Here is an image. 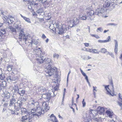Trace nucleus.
<instances>
[{"instance_id": "obj_40", "label": "nucleus", "mask_w": 122, "mask_h": 122, "mask_svg": "<svg viewBox=\"0 0 122 122\" xmlns=\"http://www.w3.org/2000/svg\"><path fill=\"white\" fill-rule=\"evenodd\" d=\"M82 103L83 105V107H85L86 105V103L84 101V99H83L82 102Z\"/></svg>"}, {"instance_id": "obj_23", "label": "nucleus", "mask_w": 122, "mask_h": 122, "mask_svg": "<svg viewBox=\"0 0 122 122\" xmlns=\"http://www.w3.org/2000/svg\"><path fill=\"white\" fill-rule=\"evenodd\" d=\"M100 52V51L98 49H93L92 53L93 54H99Z\"/></svg>"}, {"instance_id": "obj_20", "label": "nucleus", "mask_w": 122, "mask_h": 122, "mask_svg": "<svg viewBox=\"0 0 122 122\" xmlns=\"http://www.w3.org/2000/svg\"><path fill=\"white\" fill-rule=\"evenodd\" d=\"M110 5V3L109 1H106L103 5V7L105 8L108 7Z\"/></svg>"}, {"instance_id": "obj_22", "label": "nucleus", "mask_w": 122, "mask_h": 122, "mask_svg": "<svg viewBox=\"0 0 122 122\" xmlns=\"http://www.w3.org/2000/svg\"><path fill=\"white\" fill-rule=\"evenodd\" d=\"M118 44H117V42L116 41V42L115 44V48L114 49V51L117 54V52L118 51Z\"/></svg>"}, {"instance_id": "obj_26", "label": "nucleus", "mask_w": 122, "mask_h": 122, "mask_svg": "<svg viewBox=\"0 0 122 122\" xmlns=\"http://www.w3.org/2000/svg\"><path fill=\"white\" fill-rule=\"evenodd\" d=\"M5 78V76L4 74H2L0 75V81H4Z\"/></svg>"}, {"instance_id": "obj_6", "label": "nucleus", "mask_w": 122, "mask_h": 122, "mask_svg": "<svg viewBox=\"0 0 122 122\" xmlns=\"http://www.w3.org/2000/svg\"><path fill=\"white\" fill-rule=\"evenodd\" d=\"M55 70L53 68L51 67L48 70L47 73L48 74L47 76H50L54 74L55 72Z\"/></svg>"}, {"instance_id": "obj_61", "label": "nucleus", "mask_w": 122, "mask_h": 122, "mask_svg": "<svg viewBox=\"0 0 122 122\" xmlns=\"http://www.w3.org/2000/svg\"><path fill=\"white\" fill-rule=\"evenodd\" d=\"M11 21V23H12L13 22V20H12V21Z\"/></svg>"}, {"instance_id": "obj_31", "label": "nucleus", "mask_w": 122, "mask_h": 122, "mask_svg": "<svg viewBox=\"0 0 122 122\" xmlns=\"http://www.w3.org/2000/svg\"><path fill=\"white\" fill-rule=\"evenodd\" d=\"M21 93H19V92H18V93L20 96L21 95V94H22V96H23L25 93V91L24 90H22L21 91Z\"/></svg>"}, {"instance_id": "obj_34", "label": "nucleus", "mask_w": 122, "mask_h": 122, "mask_svg": "<svg viewBox=\"0 0 122 122\" xmlns=\"http://www.w3.org/2000/svg\"><path fill=\"white\" fill-rule=\"evenodd\" d=\"M92 49L90 48H86V51L87 52L92 53Z\"/></svg>"}, {"instance_id": "obj_9", "label": "nucleus", "mask_w": 122, "mask_h": 122, "mask_svg": "<svg viewBox=\"0 0 122 122\" xmlns=\"http://www.w3.org/2000/svg\"><path fill=\"white\" fill-rule=\"evenodd\" d=\"M22 102L21 103H18L17 102L15 105L14 107L15 109L17 111H19L20 110L22 106Z\"/></svg>"}, {"instance_id": "obj_62", "label": "nucleus", "mask_w": 122, "mask_h": 122, "mask_svg": "<svg viewBox=\"0 0 122 122\" xmlns=\"http://www.w3.org/2000/svg\"><path fill=\"white\" fill-rule=\"evenodd\" d=\"M16 33V34H15V35H16V36H17V33Z\"/></svg>"}, {"instance_id": "obj_44", "label": "nucleus", "mask_w": 122, "mask_h": 122, "mask_svg": "<svg viewBox=\"0 0 122 122\" xmlns=\"http://www.w3.org/2000/svg\"><path fill=\"white\" fill-rule=\"evenodd\" d=\"M84 44L86 47H88L89 46V43H84Z\"/></svg>"}, {"instance_id": "obj_52", "label": "nucleus", "mask_w": 122, "mask_h": 122, "mask_svg": "<svg viewBox=\"0 0 122 122\" xmlns=\"http://www.w3.org/2000/svg\"><path fill=\"white\" fill-rule=\"evenodd\" d=\"M120 59H122V54H121V55L120 56Z\"/></svg>"}, {"instance_id": "obj_37", "label": "nucleus", "mask_w": 122, "mask_h": 122, "mask_svg": "<svg viewBox=\"0 0 122 122\" xmlns=\"http://www.w3.org/2000/svg\"><path fill=\"white\" fill-rule=\"evenodd\" d=\"M93 94L94 95H95L96 94V92L95 91H96L97 90L96 89V87H94L93 86Z\"/></svg>"}, {"instance_id": "obj_53", "label": "nucleus", "mask_w": 122, "mask_h": 122, "mask_svg": "<svg viewBox=\"0 0 122 122\" xmlns=\"http://www.w3.org/2000/svg\"><path fill=\"white\" fill-rule=\"evenodd\" d=\"M91 57H90L89 56H88V57H87V59L88 60V59H91Z\"/></svg>"}, {"instance_id": "obj_38", "label": "nucleus", "mask_w": 122, "mask_h": 122, "mask_svg": "<svg viewBox=\"0 0 122 122\" xmlns=\"http://www.w3.org/2000/svg\"><path fill=\"white\" fill-rule=\"evenodd\" d=\"M59 88V86L58 85H56L54 88L55 91H57L58 90Z\"/></svg>"}, {"instance_id": "obj_2", "label": "nucleus", "mask_w": 122, "mask_h": 122, "mask_svg": "<svg viewBox=\"0 0 122 122\" xmlns=\"http://www.w3.org/2000/svg\"><path fill=\"white\" fill-rule=\"evenodd\" d=\"M105 87L108 94L111 95L112 96L116 95L115 93L113 84L112 81H111L110 85L105 86Z\"/></svg>"}, {"instance_id": "obj_10", "label": "nucleus", "mask_w": 122, "mask_h": 122, "mask_svg": "<svg viewBox=\"0 0 122 122\" xmlns=\"http://www.w3.org/2000/svg\"><path fill=\"white\" fill-rule=\"evenodd\" d=\"M74 101L73 98L72 101V104L70 105V106L71 108L72 109L74 112V109L76 108L77 109V106L76 103H74Z\"/></svg>"}, {"instance_id": "obj_21", "label": "nucleus", "mask_w": 122, "mask_h": 122, "mask_svg": "<svg viewBox=\"0 0 122 122\" xmlns=\"http://www.w3.org/2000/svg\"><path fill=\"white\" fill-rule=\"evenodd\" d=\"M51 59L49 58H47L44 59V61H45L47 63H50L51 61Z\"/></svg>"}, {"instance_id": "obj_30", "label": "nucleus", "mask_w": 122, "mask_h": 122, "mask_svg": "<svg viewBox=\"0 0 122 122\" xmlns=\"http://www.w3.org/2000/svg\"><path fill=\"white\" fill-rule=\"evenodd\" d=\"M12 66L11 65H9L7 67V70L9 71H11L12 69Z\"/></svg>"}, {"instance_id": "obj_36", "label": "nucleus", "mask_w": 122, "mask_h": 122, "mask_svg": "<svg viewBox=\"0 0 122 122\" xmlns=\"http://www.w3.org/2000/svg\"><path fill=\"white\" fill-rule=\"evenodd\" d=\"M53 56L54 58H58L59 57V55L56 53H55L53 54Z\"/></svg>"}, {"instance_id": "obj_5", "label": "nucleus", "mask_w": 122, "mask_h": 122, "mask_svg": "<svg viewBox=\"0 0 122 122\" xmlns=\"http://www.w3.org/2000/svg\"><path fill=\"white\" fill-rule=\"evenodd\" d=\"M44 58L43 56L41 55H36V60L37 61V63L41 64L43 63L44 62Z\"/></svg>"}, {"instance_id": "obj_4", "label": "nucleus", "mask_w": 122, "mask_h": 122, "mask_svg": "<svg viewBox=\"0 0 122 122\" xmlns=\"http://www.w3.org/2000/svg\"><path fill=\"white\" fill-rule=\"evenodd\" d=\"M58 23L56 24V27L58 28L59 30V31L58 32V33L60 35H62L64 33V31H66L67 30L66 28H63L62 26H61V28L59 26V25L58 22Z\"/></svg>"}, {"instance_id": "obj_48", "label": "nucleus", "mask_w": 122, "mask_h": 122, "mask_svg": "<svg viewBox=\"0 0 122 122\" xmlns=\"http://www.w3.org/2000/svg\"><path fill=\"white\" fill-rule=\"evenodd\" d=\"M109 31V30H105L104 31V33H105L106 32H108Z\"/></svg>"}, {"instance_id": "obj_16", "label": "nucleus", "mask_w": 122, "mask_h": 122, "mask_svg": "<svg viewBox=\"0 0 122 122\" xmlns=\"http://www.w3.org/2000/svg\"><path fill=\"white\" fill-rule=\"evenodd\" d=\"M30 115H27L22 117V121L24 122L25 120H26L28 119V120H30Z\"/></svg>"}, {"instance_id": "obj_46", "label": "nucleus", "mask_w": 122, "mask_h": 122, "mask_svg": "<svg viewBox=\"0 0 122 122\" xmlns=\"http://www.w3.org/2000/svg\"><path fill=\"white\" fill-rule=\"evenodd\" d=\"M11 30L13 31H14L15 30V29L13 28H11Z\"/></svg>"}, {"instance_id": "obj_35", "label": "nucleus", "mask_w": 122, "mask_h": 122, "mask_svg": "<svg viewBox=\"0 0 122 122\" xmlns=\"http://www.w3.org/2000/svg\"><path fill=\"white\" fill-rule=\"evenodd\" d=\"M91 35L92 36L94 37L97 39L100 38L99 37L98 35L93 34H91Z\"/></svg>"}, {"instance_id": "obj_57", "label": "nucleus", "mask_w": 122, "mask_h": 122, "mask_svg": "<svg viewBox=\"0 0 122 122\" xmlns=\"http://www.w3.org/2000/svg\"><path fill=\"white\" fill-rule=\"evenodd\" d=\"M34 4L35 5H38V4L36 3H35Z\"/></svg>"}, {"instance_id": "obj_56", "label": "nucleus", "mask_w": 122, "mask_h": 122, "mask_svg": "<svg viewBox=\"0 0 122 122\" xmlns=\"http://www.w3.org/2000/svg\"><path fill=\"white\" fill-rule=\"evenodd\" d=\"M66 37L67 38H69V36L68 35H67L66 36Z\"/></svg>"}, {"instance_id": "obj_33", "label": "nucleus", "mask_w": 122, "mask_h": 122, "mask_svg": "<svg viewBox=\"0 0 122 122\" xmlns=\"http://www.w3.org/2000/svg\"><path fill=\"white\" fill-rule=\"evenodd\" d=\"M21 111L22 113H25L26 112V109L25 108H22L21 109Z\"/></svg>"}, {"instance_id": "obj_49", "label": "nucleus", "mask_w": 122, "mask_h": 122, "mask_svg": "<svg viewBox=\"0 0 122 122\" xmlns=\"http://www.w3.org/2000/svg\"><path fill=\"white\" fill-rule=\"evenodd\" d=\"M77 97L76 98V100H77L78 99L79 97V96L78 94H77Z\"/></svg>"}, {"instance_id": "obj_47", "label": "nucleus", "mask_w": 122, "mask_h": 122, "mask_svg": "<svg viewBox=\"0 0 122 122\" xmlns=\"http://www.w3.org/2000/svg\"><path fill=\"white\" fill-rule=\"evenodd\" d=\"M93 111V110L92 109H90L89 110V113H92Z\"/></svg>"}, {"instance_id": "obj_60", "label": "nucleus", "mask_w": 122, "mask_h": 122, "mask_svg": "<svg viewBox=\"0 0 122 122\" xmlns=\"http://www.w3.org/2000/svg\"><path fill=\"white\" fill-rule=\"evenodd\" d=\"M76 88H75L74 91L76 92Z\"/></svg>"}, {"instance_id": "obj_42", "label": "nucleus", "mask_w": 122, "mask_h": 122, "mask_svg": "<svg viewBox=\"0 0 122 122\" xmlns=\"http://www.w3.org/2000/svg\"><path fill=\"white\" fill-rule=\"evenodd\" d=\"M41 38L43 39H45L46 38V37L44 34H43L41 36Z\"/></svg>"}, {"instance_id": "obj_14", "label": "nucleus", "mask_w": 122, "mask_h": 122, "mask_svg": "<svg viewBox=\"0 0 122 122\" xmlns=\"http://www.w3.org/2000/svg\"><path fill=\"white\" fill-rule=\"evenodd\" d=\"M106 113L109 117L112 118V116L113 115V112L110 110H107L106 112Z\"/></svg>"}, {"instance_id": "obj_54", "label": "nucleus", "mask_w": 122, "mask_h": 122, "mask_svg": "<svg viewBox=\"0 0 122 122\" xmlns=\"http://www.w3.org/2000/svg\"><path fill=\"white\" fill-rule=\"evenodd\" d=\"M11 113L12 114H15V112L14 111H13L12 110H11Z\"/></svg>"}, {"instance_id": "obj_51", "label": "nucleus", "mask_w": 122, "mask_h": 122, "mask_svg": "<svg viewBox=\"0 0 122 122\" xmlns=\"http://www.w3.org/2000/svg\"><path fill=\"white\" fill-rule=\"evenodd\" d=\"M71 71H69L68 73V75H67V78H68L69 76V75L70 74V73H71Z\"/></svg>"}, {"instance_id": "obj_64", "label": "nucleus", "mask_w": 122, "mask_h": 122, "mask_svg": "<svg viewBox=\"0 0 122 122\" xmlns=\"http://www.w3.org/2000/svg\"><path fill=\"white\" fill-rule=\"evenodd\" d=\"M59 117H60L61 116H60V115H59Z\"/></svg>"}, {"instance_id": "obj_59", "label": "nucleus", "mask_w": 122, "mask_h": 122, "mask_svg": "<svg viewBox=\"0 0 122 122\" xmlns=\"http://www.w3.org/2000/svg\"><path fill=\"white\" fill-rule=\"evenodd\" d=\"M88 66H92V65L90 64H88Z\"/></svg>"}, {"instance_id": "obj_39", "label": "nucleus", "mask_w": 122, "mask_h": 122, "mask_svg": "<svg viewBox=\"0 0 122 122\" xmlns=\"http://www.w3.org/2000/svg\"><path fill=\"white\" fill-rule=\"evenodd\" d=\"M107 40H105V41L106 42H107L111 40V37L110 36H108L107 38Z\"/></svg>"}, {"instance_id": "obj_63", "label": "nucleus", "mask_w": 122, "mask_h": 122, "mask_svg": "<svg viewBox=\"0 0 122 122\" xmlns=\"http://www.w3.org/2000/svg\"><path fill=\"white\" fill-rule=\"evenodd\" d=\"M90 70H91L90 69H89L87 70L88 71H90Z\"/></svg>"}, {"instance_id": "obj_25", "label": "nucleus", "mask_w": 122, "mask_h": 122, "mask_svg": "<svg viewBox=\"0 0 122 122\" xmlns=\"http://www.w3.org/2000/svg\"><path fill=\"white\" fill-rule=\"evenodd\" d=\"M21 16L26 21H27L29 23L30 22V19L29 18H27L22 15H21Z\"/></svg>"}, {"instance_id": "obj_43", "label": "nucleus", "mask_w": 122, "mask_h": 122, "mask_svg": "<svg viewBox=\"0 0 122 122\" xmlns=\"http://www.w3.org/2000/svg\"><path fill=\"white\" fill-rule=\"evenodd\" d=\"M97 30H99L100 32H101L102 30V29L101 27H99L97 28Z\"/></svg>"}, {"instance_id": "obj_1", "label": "nucleus", "mask_w": 122, "mask_h": 122, "mask_svg": "<svg viewBox=\"0 0 122 122\" xmlns=\"http://www.w3.org/2000/svg\"><path fill=\"white\" fill-rule=\"evenodd\" d=\"M39 107L37 108V112L38 115H41L43 114L45 112H46L49 110L50 107L48 104H47L46 102H44L42 103V108L40 107L39 105Z\"/></svg>"}, {"instance_id": "obj_50", "label": "nucleus", "mask_w": 122, "mask_h": 122, "mask_svg": "<svg viewBox=\"0 0 122 122\" xmlns=\"http://www.w3.org/2000/svg\"><path fill=\"white\" fill-rule=\"evenodd\" d=\"M40 51L41 52V53H42V54H45L44 52H42L41 50H40Z\"/></svg>"}, {"instance_id": "obj_3", "label": "nucleus", "mask_w": 122, "mask_h": 122, "mask_svg": "<svg viewBox=\"0 0 122 122\" xmlns=\"http://www.w3.org/2000/svg\"><path fill=\"white\" fill-rule=\"evenodd\" d=\"M19 39L20 41H21L23 39L25 41L27 40V38L26 37L25 35L24 34L23 31L21 30L20 32H18Z\"/></svg>"}, {"instance_id": "obj_18", "label": "nucleus", "mask_w": 122, "mask_h": 122, "mask_svg": "<svg viewBox=\"0 0 122 122\" xmlns=\"http://www.w3.org/2000/svg\"><path fill=\"white\" fill-rule=\"evenodd\" d=\"M16 100L14 98H12L10 100V103L9 104V106H11L13 105H15V102Z\"/></svg>"}, {"instance_id": "obj_19", "label": "nucleus", "mask_w": 122, "mask_h": 122, "mask_svg": "<svg viewBox=\"0 0 122 122\" xmlns=\"http://www.w3.org/2000/svg\"><path fill=\"white\" fill-rule=\"evenodd\" d=\"M81 74L82 75L85 77V79L87 81V82L89 83V82L88 79V77L86 75V74L83 71L81 70Z\"/></svg>"}, {"instance_id": "obj_27", "label": "nucleus", "mask_w": 122, "mask_h": 122, "mask_svg": "<svg viewBox=\"0 0 122 122\" xmlns=\"http://www.w3.org/2000/svg\"><path fill=\"white\" fill-rule=\"evenodd\" d=\"M94 12L92 10H90L88 12H87V14L89 16H90L94 14Z\"/></svg>"}, {"instance_id": "obj_12", "label": "nucleus", "mask_w": 122, "mask_h": 122, "mask_svg": "<svg viewBox=\"0 0 122 122\" xmlns=\"http://www.w3.org/2000/svg\"><path fill=\"white\" fill-rule=\"evenodd\" d=\"M119 100L120 102H118L117 103L119 106L121 107V109H122V98H121V94L119 93L118 94Z\"/></svg>"}, {"instance_id": "obj_32", "label": "nucleus", "mask_w": 122, "mask_h": 122, "mask_svg": "<svg viewBox=\"0 0 122 122\" xmlns=\"http://www.w3.org/2000/svg\"><path fill=\"white\" fill-rule=\"evenodd\" d=\"M5 36H3V34L1 35L0 34V41H2L4 39Z\"/></svg>"}, {"instance_id": "obj_11", "label": "nucleus", "mask_w": 122, "mask_h": 122, "mask_svg": "<svg viewBox=\"0 0 122 122\" xmlns=\"http://www.w3.org/2000/svg\"><path fill=\"white\" fill-rule=\"evenodd\" d=\"M50 117L51 120L53 122H58L56 117L53 114L51 115Z\"/></svg>"}, {"instance_id": "obj_28", "label": "nucleus", "mask_w": 122, "mask_h": 122, "mask_svg": "<svg viewBox=\"0 0 122 122\" xmlns=\"http://www.w3.org/2000/svg\"><path fill=\"white\" fill-rule=\"evenodd\" d=\"M100 51L102 53H105L107 52V50L105 48H102Z\"/></svg>"}, {"instance_id": "obj_15", "label": "nucleus", "mask_w": 122, "mask_h": 122, "mask_svg": "<svg viewBox=\"0 0 122 122\" xmlns=\"http://www.w3.org/2000/svg\"><path fill=\"white\" fill-rule=\"evenodd\" d=\"M36 110L35 108H33L31 111V113L34 115H36L37 116L40 115H38V112H37V107L36 106Z\"/></svg>"}, {"instance_id": "obj_55", "label": "nucleus", "mask_w": 122, "mask_h": 122, "mask_svg": "<svg viewBox=\"0 0 122 122\" xmlns=\"http://www.w3.org/2000/svg\"><path fill=\"white\" fill-rule=\"evenodd\" d=\"M48 41H49V40H48V39H47L46 40V42H47Z\"/></svg>"}, {"instance_id": "obj_29", "label": "nucleus", "mask_w": 122, "mask_h": 122, "mask_svg": "<svg viewBox=\"0 0 122 122\" xmlns=\"http://www.w3.org/2000/svg\"><path fill=\"white\" fill-rule=\"evenodd\" d=\"M13 90L15 92H17L19 90L18 87L17 85L15 86L13 88Z\"/></svg>"}, {"instance_id": "obj_17", "label": "nucleus", "mask_w": 122, "mask_h": 122, "mask_svg": "<svg viewBox=\"0 0 122 122\" xmlns=\"http://www.w3.org/2000/svg\"><path fill=\"white\" fill-rule=\"evenodd\" d=\"M46 96V99L48 101H49L52 97L51 94L49 93H46L44 94Z\"/></svg>"}, {"instance_id": "obj_45", "label": "nucleus", "mask_w": 122, "mask_h": 122, "mask_svg": "<svg viewBox=\"0 0 122 122\" xmlns=\"http://www.w3.org/2000/svg\"><path fill=\"white\" fill-rule=\"evenodd\" d=\"M98 42L101 43L106 42L105 41V40L103 41L99 40L98 41Z\"/></svg>"}, {"instance_id": "obj_24", "label": "nucleus", "mask_w": 122, "mask_h": 122, "mask_svg": "<svg viewBox=\"0 0 122 122\" xmlns=\"http://www.w3.org/2000/svg\"><path fill=\"white\" fill-rule=\"evenodd\" d=\"M0 34L3 35L4 36L6 34V31L5 29H1L0 30Z\"/></svg>"}, {"instance_id": "obj_7", "label": "nucleus", "mask_w": 122, "mask_h": 122, "mask_svg": "<svg viewBox=\"0 0 122 122\" xmlns=\"http://www.w3.org/2000/svg\"><path fill=\"white\" fill-rule=\"evenodd\" d=\"M97 113L100 115L103 114L104 112V108L101 107H99L97 109Z\"/></svg>"}, {"instance_id": "obj_58", "label": "nucleus", "mask_w": 122, "mask_h": 122, "mask_svg": "<svg viewBox=\"0 0 122 122\" xmlns=\"http://www.w3.org/2000/svg\"><path fill=\"white\" fill-rule=\"evenodd\" d=\"M12 18H12L11 17H10V21H11V19H12Z\"/></svg>"}, {"instance_id": "obj_41", "label": "nucleus", "mask_w": 122, "mask_h": 122, "mask_svg": "<svg viewBox=\"0 0 122 122\" xmlns=\"http://www.w3.org/2000/svg\"><path fill=\"white\" fill-rule=\"evenodd\" d=\"M87 16L86 15H85L84 16H82L81 17V19L82 20H86L87 19Z\"/></svg>"}, {"instance_id": "obj_8", "label": "nucleus", "mask_w": 122, "mask_h": 122, "mask_svg": "<svg viewBox=\"0 0 122 122\" xmlns=\"http://www.w3.org/2000/svg\"><path fill=\"white\" fill-rule=\"evenodd\" d=\"M7 86L6 81L5 80L0 81V90L3 88H5Z\"/></svg>"}, {"instance_id": "obj_13", "label": "nucleus", "mask_w": 122, "mask_h": 122, "mask_svg": "<svg viewBox=\"0 0 122 122\" xmlns=\"http://www.w3.org/2000/svg\"><path fill=\"white\" fill-rule=\"evenodd\" d=\"M31 104L35 106L36 105L37 108L39 107V103L38 101L35 102V99L33 98H32Z\"/></svg>"}]
</instances>
